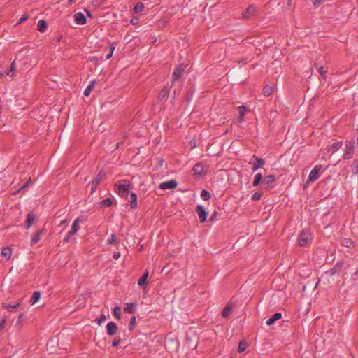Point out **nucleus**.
I'll return each instance as SVG.
<instances>
[{
  "instance_id": "obj_50",
  "label": "nucleus",
  "mask_w": 358,
  "mask_h": 358,
  "mask_svg": "<svg viewBox=\"0 0 358 358\" xmlns=\"http://www.w3.org/2000/svg\"><path fill=\"white\" fill-rule=\"evenodd\" d=\"M217 215H218V213L216 211H215L213 213V215L210 217L209 222H213L215 219V217H217Z\"/></svg>"
},
{
  "instance_id": "obj_17",
  "label": "nucleus",
  "mask_w": 358,
  "mask_h": 358,
  "mask_svg": "<svg viewBox=\"0 0 358 358\" xmlns=\"http://www.w3.org/2000/svg\"><path fill=\"white\" fill-rule=\"evenodd\" d=\"M45 232V229H42L38 230L34 233L31 240V244L35 245L41 239V236Z\"/></svg>"
},
{
  "instance_id": "obj_16",
  "label": "nucleus",
  "mask_w": 358,
  "mask_h": 358,
  "mask_svg": "<svg viewBox=\"0 0 358 358\" xmlns=\"http://www.w3.org/2000/svg\"><path fill=\"white\" fill-rule=\"evenodd\" d=\"M192 171L194 176H201L203 175V165L201 163L196 164L192 169Z\"/></svg>"
},
{
  "instance_id": "obj_45",
  "label": "nucleus",
  "mask_w": 358,
  "mask_h": 358,
  "mask_svg": "<svg viewBox=\"0 0 358 358\" xmlns=\"http://www.w3.org/2000/svg\"><path fill=\"white\" fill-rule=\"evenodd\" d=\"M108 50H109V52L106 55V58L107 59H109L110 58H111V57L113 56V51L115 50V47L113 45H110L108 48Z\"/></svg>"
},
{
  "instance_id": "obj_46",
  "label": "nucleus",
  "mask_w": 358,
  "mask_h": 358,
  "mask_svg": "<svg viewBox=\"0 0 358 358\" xmlns=\"http://www.w3.org/2000/svg\"><path fill=\"white\" fill-rule=\"evenodd\" d=\"M25 317H26L25 314L23 313H21L18 316L17 320L16 322V325H20L22 323V322L23 321V320H24Z\"/></svg>"
},
{
  "instance_id": "obj_33",
  "label": "nucleus",
  "mask_w": 358,
  "mask_h": 358,
  "mask_svg": "<svg viewBox=\"0 0 358 358\" xmlns=\"http://www.w3.org/2000/svg\"><path fill=\"white\" fill-rule=\"evenodd\" d=\"M95 83H96V80H92L90 82V85L87 86V87L85 89V90L84 92L85 96H88L90 94V92H91L92 88H94Z\"/></svg>"
},
{
  "instance_id": "obj_56",
  "label": "nucleus",
  "mask_w": 358,
  "mask_h": 358,
  "mask_svg": "<svg viewBox=\"0 0 358 358\" xmlns=\"http://www.w3.org/2000/svg\"><path fill=\"white\" fill-rule=\"evenodd\" d=\"M31 180V178H29V180L28 182H27L26 183H24L23 185V186L22 187V189H24L25 187H27L28 186V183L30 182Z\"/></svg>"
},
{
  "instance_id": "obj_29",
  "label": "nucleus",
  "mask_w": 358,
  "mask_h": 358,
  "mask_svg": "<svg viewBox=\"0 0 358 358\" xmlns=\"http://www.w3.org/2000/svg\"><path fill=\"white\" fill-rule=\"evenodd\" d=\"M275 180V177L274 175H268L264 177L263 183L266 184L267 186L271 185Z\"/></svg>"
},
{
  "instance_id": "obj_40",
  "label": "nucleus",
  "mask_w": 358,
  "mask_h": 358,
  "mask_svg": "<svg viewBox=\"0 0 358 358\" xmlns=\"http://www.w3.org/2000/svg\"><path fill=\"white\" fill-rule=\"evenodd\" d=\"M246 348H247V343L243 341H241L238 344V352H243L245 350Z\"/></svg>"
},
{
  "instance_id": "obj_53",
  "label": "nucleus",
  "mask_w": 358,
  "mask_h": 358,
  "mask_svg": "<svg viewBox=\"0 0 358 358\" xmlns=\"http://www.w3.org/2000/svg\"><path fill=\"white\" fill-rule=\"evenodd\" d=\"M321 1L322 0H313V6L317 7L320 5Z\"/></svg>"
},
{
  "instance_id": "obj_51",
  "label": "nucleus",
  "mask_w": 358,
  "mask_h": 358,
  "mask_svg": "<svg viewBox=\"0 0 358 358\" xmlns=\"http://www.w3.org/2000/svg\"><path fill=\"white\" fill-rule=\"evenodd\" d=\"M5 324L6 319H3L1 321H0V331H1L4 328Z\"/></svg>"
},
{
  "instance_id": "obj_25",
  "label": "nucleus",
  "mask_w": 358,
  "mask_h": 358,
  "mask_svg": "<svg viewBox=\"0 0 358 358\" xmlns=\"http://www.w3.org/2000/svg\"><path fill=\"white\" fill-rule=\"evenodd\" d=\"M37 27L39 31L45 32L48 29V24L45 20H41L38 21Z\"/></svg>"
},
{
  "instance_id": "obj_20",
  "label": "nucleus",
  "mask_w": 358,
  "mask_h": 358,
  "mask_svg": "<svg viewBox=\"0 0 358 358\" xmlns=\"http://www.w3.org/2000/svg\"><path fill=\"white\" fill-rule=\"evenodd\" d=\"M138 197L137 194L132 192L130 195V207L132 209H136L138 208Z\"/></svg>"
},
{
  "instance_id": "obj_61",
  "label": "nucleus",
  "mask_w": 358,
  "mask_h": 358,
  "mask_svg": "<svg viewBox=\"0 0 358 358\" xmlns=\"http://www.w3.org/2000/svg\"><path fill=\"white\" fill-rule=\"evenodd\" d=\"M176 95H177V91H176V90H175L173 91V96H174V97H175Z\"/></svg>"
},
{
  "instance_id": "obj_47",
  "label": "nucleus",
  "mask_w": 358,
  "mask_h": 358,
  "mask_svg": "<svg viewBox=\"0 0 358 358\" xmlns=\"http://www.w3.org/2000/svg\"><path fill=\"white\" fill-rule=\"evenodd\" d=\"M262 194L260 192H255L252 196V199L254 201H257L260 199Z\"/></svg>"
},
{
  "instance_id": "obj_24",
  "label": "nucleus",
  "mask_w": 358,
  "mask_h": 358,
  "mask_svg": "<svg viewBox=\"0 0 358 358\" xmlns=\"http://www.w3.org/2000/svg\"><path fill=\"white\" fill-rule=\"evenodd\" d=\"M343 145L342 141H337L331 145V146L329 148L328 152H331L332 153L337 151L338 149H340Z\"/></svg>"
},
{
  "instance_id": "obj_43",
  "label": "nucleus",
  "mask_w": 358,
  "mask_h": 358,
  "mask_svg": "<svg viewBox=\"0 0 358 358\" xmlns=\"http://www.w3.org/2000/svg\"><path fill=\"white\" fill-rule=\"evenodd\" d=\"M315 68L317 69L320 75L324 78V80H325L327 71L324 70V68L322 66L317 67L315 66Z\"/></svg>"
},
{
  "instance_id": "obj_49",
  "label": "nucleus",
  "mask_w": 358,
  "mask_h": 358,
  "mask_svg": "<svg viewBox=\"0 0 358 358\" xmlns=\"http://www.w3.org/2000/svg\"><path fill=\"white\" fill-rule=\"evenodd\" d=\"M120 342V338L116 339L115 338L112 342V346L113 347H117Z\"/></svg>"
},
{
  "instance_id": "obj_41",
  "label": "nucleus",
  "mask_w": 358,
  "mask_h": 358,
  "mask_svg": "<svg viewBox=\"0 0 358 358\" xmlns=\"http://www.w3.org/2000/svg\"><path fill=\"white\" fill-rule=\"evenodd\" d=\"M342 245L343 246L350 248L353 245V242L350 238H345L342 242Z\"/></svg>"
},
{
  "instance_id": "obj_14",
  "label": "nucleus",
  "mask_w": 358,
  "mask_h": 358,
  "mask_svg": "<svg viewBox=\"0 0 358 358\" xmlns=\"http://www.w3.org/2000/svg\"><path fill=\"white\" fill-rule=\"evenodd\" d=\"M74 20L76 24L83 25L86 23V17L82 13H77L74 15Z\"/></svg>"
},
{
  "instance_id": "obj_1",
  "label": "nucleus",
  "mask_w": 358,
  "mask_h": 358,
  "mask_svg": "<svg viewBox=\"0 0 358 358\" xmlns=\"http://www.w3.org/2000/svg\"><path fill=\"white\" fill-rule=\"evenodd\" d=\"M345 150L343 154V159H350L352 158L355 150V141L354 140L346 141L345 143Z\"/></svg>"
},
{
  "instance_id": "obj_6",
  "label": "nucleus",
  "mask_w": 358,
  "mask_h": 358,
  "mask_svg": "<svg viewBox=\"0 0 358 358\" xmlns=\"http://www.w3.org/2000/svg\"><path fill=\"white\" fill-rule=\"evenodd\" d=\"M195 211L199 216L200 222L203 223L206 220L208 215V213L205 210L204 207L201 205H198L195 208Z\"/></svg>"
},
{
  "instance_id": "obj_8",
  "label": "nucleus",
  "mask_w": 358,
  "mask_h": 358,
  "mask_svg": "<svg viewBox=\"0 0 358 358\" xmlns=\"http://www.w3.org/2000/svg\"><path fill=\"white\" fill-rule=\"evenodd\" d=\"M320 166H315L310 171L308 176V182L317 180L320 177Z\"/></svg>"
},
{
  "instance_id": "obj_32",
  "label": "nucleus",
  "mask_w": 358,
  "mask_h": 358,
  "mask_svg": "<svg viewBox=\"0 0 358 358\" xmlns=\"http://www.w3.org/2000/svg\"><path fill=\"white\" fill-rule=\"evenodd\" d=\"M351 168L352 173L353 175H358V158L353 160Z\"/></svg>"
},
{
  "instance_id": "obj_62",
  "label": "nucleus",
  "mask_w": 358,
  "mask_h": 358,
  "mask_svg": "<svg viewBox=\"0 0 358 358\" xmlns=\"http://www.w3.org/2000/svg\"><path fill=\"white\" fill-rule=\"evenodd\" d=\"M186 339H187V340H189V336H188V335H187V336H186Z\"/></svg>"
},
{
  "instance_id": "obj_38",
  "label": "nucleus",
  "mask_w": 358,
  "mask_h": 358,
  "mask_svg": "<svg viewBox=\"0 0 358 358\" xmlns=\"http://www.w3.org/2000/svg\"><path fill=\"white\" fill-rule=\"evenodd\" d=\"M107 241L108 244L116 245L120 241L115 234H112Z\"/></svg>"
},
{
  "instance_id": "obj_26",
  "label": "nucleus",
  "mask_w": 358,
  "mask_h": 358,
  "mask_svg": "<svg viewBox=\"0 0 358 358\" xmlns=\"http://www.w3.org/2000/svg\"><path fill=\"white\" fill-rule=\"evenodd\" d=\"M136 303H128L126 304V307H124V310L127 313L132 314L134 313V307L136 306Z\"/></svg>"
},
{
  "instance_id": "obj_44",
  "label": "nucleus",
  "mask_w": 358,
  "mask_h": 358,
  "mask_svg": "<svg viewBox=\"0 0 358 358\" xmlns=\"http://www.w3.org/2000/svg\"><path fill=\"white\" fill-rule=\"evenodd\" d=\"M136 326V317L135 316H132L131 318L130 319V322H129V330L130 331H132L133 329Z\"/></svg>"
},
{
  "instance_id": "obj_4",
  "label": "nucleus",
  "mask_w": 358,
  "mask_h": 358,
  "mask_svg": "<svg viewBox=\"0 0 358 358\" xmlns=\"http://www.w3.org/2000/svg\"><path fill=\"white\" fill-rule=\"evenodd\" d=\"M130 183L115 185V191L122 197H127L129 193Z\"/></svg>"
},
{
  "instance_id": "obj_9",
  "label": "nucleus",
  "mask_w": 358,
  "mask_h": 358,
  "mask_svg": "<svg viewBox=\"0 0 358 358\" xmlns=\"http://www.w3.org/2000/svg\"><path fill=\"white\" fill-rule=\"evenodd\" d=\"M343 266V262L339 261L334 266V267L331 269L327 271V273H329L331 276H333L336 274L339 273L341 271Z\"/></svg>"
},
{
  "instance_id": "obj_31",
  "label": "nucleus",
  "mask_w": 358,
  "mask_h": 358,
  "mask_svg": "<svg viewBox=\"0 0 358 358\" xmlns=\"http://www.w3.org/2000/svg\"><path fill=\"white\" fill-rule=\"evenodd\" d=\"M12 255V250L10 248H3L1 251V255L6 259H8Z\"/></svg>"
},
{
  "instance_id": "obj_35",
  "label": "nucleus",
  "mask_w": 358,
  "mask_h": 358,
  "mask_svg": "<svg viewBox=\"0 0 358 358\" xmlns=\"http://www.w3.org/2000/svg\"><path fill=\"white\" fill-rule=\"evenodd\" d=\"M262 175L259 173L256 174L255 176L253 182H252V185L254 187L258 186L259 185L260 182L262 181Z\"/></svg>"
},
{
  "instance_id": "obj_12",
  "label": "nucleus",
  "mask_w": 358,
  "mask_h": 358,
  "mask_svg": "<svg viewBox=\"0 0 358 358\" xmlns=\"http://www.w3.org/2000/svg\"><path fill=\"white\" fill-rule=\"evenodd\" d=\"M234 306V303L231 301H229V303L224 307L222 313V316L224 318H228L229 317Z\"/></svg>"
},
{
  "instance_id": "obj_30",
  "label": "nucleus",
  "mask_w": 358,
  "mask_h": 358,
  "mask_svg": "<svg viewBox=\"0 0 358 358\" xmlns=\"http://www.w3.org/2000/svg\"><path fill=\"white\" fill-rule=\"evenodd\" d=\"M40 298L41 292L39 291H35L30 299V303H31V304H34L40 299Z\"/></svg>"
},
{
  "instance_id": "obj_3",
  "label": "nucleus",
  "mask_w": 358,
  "mask_h": 358,
  "mask_svg": "<svg viewBox=\"0 0 358 358\" xmlns=\"http://www.w3.org/2000/svg\"><path fill=\"white\" fill-rule=\"evenodd\" d=\"M311 242L310 234L306 231H303L300 233L298 238V245L300 247L308 245Z\"/></svg>"
},
{
  "instance_id": "obj_10",
  "label": "nucleus",
  "mask_w": 358,
  "mask_h": 358,
  "mask_svg": "<svg viewBox=\"0 0 358 358\" xmlns=\"http://www.w3.org/2000/svg\"><path fill=\"white\" fill-rule=\"evenodd\" d=\"M185 71V68L182 66L176 67L173 73L172 83L179 80Z\"/></svg>"
},
{
  "instance_id": "obj_36",
  "label": "nucleus",
  "mask_w": 358,
  "mask_h": 358,
  "mask_svg": "<svg viewBox=\"0 0 358 358\" xmlns=\"http://www.w3.org/2000/svg\"><path fill=\"white\" fill-rule=\"evenodd\" d=\"M113 314L115 318L120 320L121 318V308L120 306H115L113 309Z\"/></svg>"
},
{
  "instance_id": "obj_58",
  "label": "nucleus",
  "mask_w": 358,
  "mask_h": 358,
  "mask_svg": "<svg viewBox=\"0 0 358 358\" xmlns=\"http://www.w3.org/2000/svg\"><path fill=\"white\" fill-rule=\"evenodd\" d=\"M189 145H191L192 148H194L196 146V143L192 141L189 143Z\"/></svg>"
},
{
  "instance_id": "obj_52",
  "label": "nucleus",
  "mask_w": 358,
  "mask_h": 358,
  "mask_svg": "<svg viewBox=\"0 0 358 358\" xmlns=\"http://www.w3.org/2000/svg\"><path fill=\"white\" fill-rule=\"evenodd\" d=\"M120 257V253L118 252H114L113 253V257L115 259H118Z\"/></svg>"
},
{
  "instance_id": "obj_59",
  "label": "nucleus",
  "mask_w": 358,
  "mask_h": 358,
  "mask_svg": "<svg viewBox=\"0 0 358 358\" xmlns=\"http://www.w3.org/2000/svg\"><path fill=\"white\" fill-rule=\"evenodd\" d=\"M136 20H137V19H135V20H134V19H131V23L132 24H136Z\"/></svg>"
},
{
  "instance_id": "obj_22",
  "label": "nucleus",
  "mask_w": 358,
  "mask_h": 358,
  "mask_svg": "<svg viewBox=\"0 0 358 358\" xmlns=\"http://www.w3.org/2000/svg\"><path fill=\"white\" fill-rule=\"evenodd\" d=\"M34 220H35V215H34V213H31V212L29 213L27 215L26 224H25L26 229H29L32 225Z\"/></svg>"
},
{
  "instance_id": "obj_39",
  "label": "nucleus",
  "mask_w": 358,
  "mask_h": 358,
  "mask_svg": "<svg viewBox=\"0 0 358 358\" xmlns=\"http://www.w3.org/2000/svg\"><path fill=\"white\" fill-rule=\"evenodd\" d=\"M201 196L204 201H208L210 199L211 195L208 191L203 189L201 193Z\"/></svg>"
},
{
  "instance_id": "obj_15",
  "label": "nucleus",
  "mask_w": 358,
  "mask_h": 358,
  "mask_svg": "<svg viewBox=\"0 0 358 358\" xmlns=\"http://www.w3.org/2000/svg\"><path fill=\"white\" fill-rule=\"evenodd\" d=\"M170 87L165 86L159 93L158 99L160 100H166L169 95Z\"/></svg>"
},
{
  "instance_id": "obj_13",
  "label": "nucleus",
  "mask_w": 358,
  "mask_h": 358,
  "mask_svg": "<svg viewBox=\"0 0 358 358\" xmlns=\"http://www.w3.org/2000/svg\"><path fill=\"white\" fill-rule=\"evenodd\" d=\"M80 219L76 218L72 224L71 229L68 232V236H72L75 235L80 229L79 226Z\"/></svg>"
},
{
  "instance_id": "obj_60",
  "label": "nucleus",
  "mask_w": 358,
  "mask_h": 358,
  "mask_svg": "<svg viewBox=\"0 0 358 358\" xmlns=\"http://www.w3.org/2000/svg\"><path fill=\"white\" fill-rule=\"evenodd\" d=\"M75 1H76V0H69L68 1L69 3H70V4L74 3Z\"/></svg>"
},
{
  "instance_id": "obj_18",
  "label": "nucleus",
  "mask_w": 358,
  "mask_h": 358,
  "mask_svg": "<svg viewBox=\"0 0 358 358\" xmlns=\"http://www.w3.org/2000/svg\"><path fill=\"white\" fill-rule=\"evenodd\" d=\"M256 8L255 6L250 5L247 9L243 13V16L245 18H250L255 14Z\"/></svg>"
},
{
  "instance_id": "obj_11",
  "label": "nucleus",
  "mask_w": 358,
  "mask_h": 358,
  "mask_svg": "<svg viewBox=\"0 0 358 358\" xmlns=\"http://www.w3.org/2000/svg\"><path fill=\"white\" fill-rule=\"evenodd\" d=\"M106 331L108 335L112 336L115 335L117 331V326L113 322H110L106 325Z\"/></svg>"
},
{
  "instance_id": "obj_57",
  "label": "nucleus",
  "mask_w": 358,
  "mask_h": 358,
  "mask_svg": "<svg viewBox=\"0 0 358 358\" xmlns=\"http://www.w3.org/2000/svg\"><path fill=\"white\" fill-rule=\"evenodd\" d=\"M15 69V62H12L10 64V71H13Z\"/></svg>"
},
{
  "instance_id": "obj_23",
  "label": "nucleus",
  "mask_w": 358,
  "mask_h": 358,
  "mask_svg": "<svg viewBox=\"0 0 358 358\" xmlns=\"http://www.w3.org/2000/svg\"><path fill=\"white\" fill-rule=\"evenodd\" d=\"M149 272L148 270H145L143 275L138 279V285L140 287H143L147 284V279L148 278Z\"/></svg>"
},
{
  "instance_id": "obj_63",
  "label": "nucleus",
  "mask_w": 358,
  "mask_h": 358,
  "mask_svg": "<svg viewBox=\"0 0 358 358\" xmlns=\"http://www.w3.org/2000/svg\"><path fill=\"white\" fill-rule=\"evenodd\" d=\"M3 76V73L1 72H0V76Z\"/></svg>"
},
{
  "instance_id": "obj_28",
  "label": "nucleus",
  "mask_w": 358,
  "mask_h": 358,
  "mask_svg": "<svg viewBox=\"0 0 358 358\" xmlns=\"http://www.w3.org/2000/svg\"><path fill=\"white\" fill-rule=\"evenodd\" d=\"M273 92V87L269 85H266L264 87L262 93L265 96H270Z\"/></svg>"
},
{
  "instance_id": "obj_48",
  "label": "nucleus",
  "mask_w": 358,
  "mask_h": 358,
  "mask_svg": "<svg viewBox=\"0 0 358 358\" xmlns=\"http://www.w3.org/2000/svg\"><path fill=\"white\" fill-rule=\"evenodd\" d=\"M106 320V316L104 314H101L99 317V318H98L96 320H97V322L99 324H101L102 322H103Z\"/></svg>"
},
{
  "instance_id": "obj_5",
  "label": "nucleus",
  "mask_w": 358,
  "mask_h": 358,
  "mask_svg": "<svg viewBox=\"0 0 358 358\" xmlns=\"http://www.w3.org/2000/svg\"><path fill=\"white\" fill-rule=\"evenodd\" d=\"M105 172L101 170L96 175V178L89 185L90 186L91 192H94L96 187L100 184L102 180L103 176L105 175Z\"/></svg>"
},
{
  "instance_id": "obj_54",
  "label": "nucleus",
  "mask_w": 358,
  "mask_h": 358,
  "mask_svg": "<svg viewBox=\"0 0 358 358\" xmlns=\"http://www.w3.org/2000/svg\"><path fill=\"white\" fill-rule=\"evenodd\" d=\"M85 11L86 12L88 17H92L91 13L87 9H85Z\"/></svg>"
},
{
  "instance_id": "obj_21",
  "label": "nucleus",
  "mask_w": 358,
  "mask_h": 358,
  "mask_svg": "<svg viewBox=\"0 0 358 358\" xmlns=\"http://www.w3.org/2000/svg\"><path fill=\"white\" fill-rule=\"evenodd\" d=\"M21 302L22 301H20L15 305H10L6 303H2L1 306L3 308L8 309L9 311L13 312L14 310H16L20 307V306L21 305Z\"/></svg>"
},
{
  "instance_id": "obj_64",
  "label": "nucleus",
  "mask_w": 358,
  "mask_h": 358,
  "mask_svg": "<svg viewBox=\"0 0 358 358\" xmlns=\"http://www.w3.org/2000/svg\"><path fill=\"white\" fill-rule=\"evenodd\" d=\"M357 131H358V129H357ZM357 144H358V138H357Z\"/></svg>"
},
{
  "instance_id": "obj_34",
  "label": "nucleus",
  "mask_w": 358,
  "mask_h": 358,
  "mask_svg": "<svg viewBox=\"0 0 358 358\" xmlns=\"http://www.w3.org/2000/svg\"><path fill=\"white\" fill-rule=\"evenodd\" d=\"M144 9V5L143 3L141 2H138L137 3L135 6H134V12L135 13H139L141 12H142Z\"/></svg>"
},
{
  "instance_id": "obj_7",
  "label": "nucleus",
  "mask_w": 358,
  "mask_h": 358,
  "mask_svg": "<svg viewBox=\"0 0 358 358\" xmlns=\"http://www.w3.org/2000/svg\"><path fill=\"white\" fill-rule=\"evenodd\" d=\"M178 186V182L176 180H170L166 182H162L159 188L163 190L165 189H175Z\"/></svg>"
},
{
  "instance_id": "obj_19",
  "label": "nucleus",
  "mask_w": 358,
  "mask_h": 358,
  "mask_svg": "<svg viewBox=\"0 0 358 358\" xmlns=\"http://www.w3.org/2000/svg\"><path fill=\"white\" fill-rule=\"evenodd\" d=\"M282 314L280 313H275L268 320H267L266 324L268 326H271L277 320H280Z\"/></svg>"
},
{
  "instance_id": "obj_42",
  "label": "nucleus",
  "mask_w": 358,
  "mask_h": 358,
  "mask_svg": "<svg viewBox=\"0 0 358 358\" xmlns=\"http://www.w3.org/2000/svg\"><path fill=\"white\" fill-rule=\"evenodd\" d=\"M29 19V15L27 13H24L22 15V17L18 20L16 25H19Z\"/></svg>"
},
{
  "instance_id": "obj_55",
  "label": "nucleus",
  "mask_w": 358,
  "mask_h": 358,
  "mask_svg": "<svg viewBox=\"0 0 358 358\" xmlns=\"http://www.w3.org/2000/svg\"><path fill=\"white\" fill-rule=\"evenodd\" d=\"M71 237V236H68V234H67L66 236L64 239V243H67Z\"/></svg>"
},
{
  "instance_id": "obj_37",
  "label": "nucleus",
  "mask_w": 358,
  "mask_h": 358,
  "mask_svg": "<svg viewBox=\"0 0 358 358\" xmlns=\"http://www.w3.org/2000/svg\"><path fill=\"white\" fill-rule=\"evenodd\" d=\"M238 117L240 119V121H242L243 119V117L245 115V112L246 110V108L244 106H241L238 107Z\"/></svg>"
},
{
  "instance_id": "obj_2",
  "label": "nucleus",
  "mask_w": 358,
  "mask_h": 358,
  "mask_svg": "<svg viewBox=\"0 0 358 358\" xmlns=\"http://www.w3.org/2000/svg\"><path fill=\"white\" fill-rule=\"evenodd\" d=\"M266 164V161L263 158H259L256 155H253L249 164L252 165V170L256 171L257 169L262 168Z\"/></svg>"
},
{
  "instance_id": "obj_27",
  "label": "nucleus",
  "mask_w": 358,
  "mask_h": 358,
  "mask_svg": "<svg viewBox=\"0 0 358 358\" xmlns=\"http://www.w3.org/2000/svg\"><path fill=\"white\" fill-rule=\"evenodd\" d=\"M113 201L111 198H106L99 203V206L101 208L110 207L113 205Z\"/></svg>"
}]
</instances>
